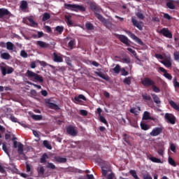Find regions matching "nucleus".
<instances>
[{"label": "nucleus", "mask_w": 179, "mask_h": 179, "mask_svg": "<svg viewBox=\"0 0 179 179\" xmlns=\"http://www.w3.org/2000/svg\"><path fill=\"white\" fill-rule=\"evenodd\" d=\"M64 9L71 12H86V8L79 4L64 3Z\"/></svg>", "instance_id": "f257e3e1"}, {"label": "nucleus", "mask_w": 179, "mask_h": 179, "mask_svg": "<svg viewBox=\"0 0 179 179\" xmlns=\"http://www.w3.org/2000/svg\"><path fill=\"white\" fill-rule=\"evenodd\" d=\"M27 76L31 80H34L36 82H38L39 83H43L44 82V78L41 75L36 73L30 70L27 71Z\"/></svg>", "instance_id": "f03ea898"}, {"label": "nucleus", "mask_w": 179, "mask_h": 179, "mask_svg": "<svg viewBox=\"0 0 179 179\" xmlns=\"http://www.w3.org/2000/svg\"><path fill=\"white\" fill-rule=\"evenodd\" d=\"M16 137H13L12 138V141H13V148L14 149H17V153L18 155H23L24 156V145L22 144L20 142H17L15 141Z\"/></svg>", "instance_id": "7ed1b4c3"}, {"label": "nucleus", "mask_w": 179, "mask_h": 179, "mask_svg": "<svg viewBox=\"0 0 179 179\" xmlns=\"http://www.w3.org/2000/svg\"><path fill=\"white\" fill-rule=\"evenodd\" d=\"M155 80L150 79V78H144L142 80H141V85H143V86H144V87H150V86H152V85H155Z\"/></svg>", "instance_id": "20e7f679"}, {"label": "nucleus", "mask_w": 179, "mask_h": 179, "mask_svg": "<svg viewBox=\"0 0 179 179\" xmlns=\"http://www.w3.org/2000/svg\"><path fill=\"white\" fill-rule=\"evenodd\" d=\"M159 34H162L164 37H166V38H173V34L169 30V28H162L159 31Z\"/></svg>", "instance_id": "39448f33"}, {"label": "nucleus", "mask_w": 179, "mask_h": 179, "mask_svg": "<svg viewBox=\"0 0 179 179\" xmlns=\"http://www.w3.org/2000/svg\"><path fill=\"white\" fill-rule=\"evenodd\" d=\"M115 37H117L118 38V40H120V41H121V43H123V44H125V45H127V47H129V45H130L129 39L128 38V37L125 36V35H121V34H116Z\"/></svg>", "instance_id": "423d86ee"}, {"label": "nucleus", "mask_w": 179, "mask_h": 179, "mask_svg": "<svg viewBox=\"0 0 179 179\" xmlns=\"http://www.w3.org/2000/svg\"><path fill=\"white\" fill-rule=\"evenodd\" d=\"M127 34L130 36L132 40H134V41H136V43H137V44H139L140 45H143V41H142V40L139 38H138V36H136V35H135L134 34H133L132 32L127 31H126Z\"/></svg>", "instance_id": "0eeeda50"}, {"label": "nucleus", "mask_w": 179, "mask_h": 179, "mask_svg": "<svg viewBox=\"0 0 179 179\" xmlns=\"http://www.w3.org/2000/svg\"><path fill=\"white\" fill-rule=\"evenodd\" d=\"M164 119L172 125H174V124H176V116H174V115L171 113H165Z\"/></svg>", "instance_id": "6e6552de"}, {"label": "nucleus", "mask_w": 179, "mask_h": 179, "mask_svg": "<svg viewBox=\"0 0 179 179\" xmlns=\"http://www.w3.org/2000/svg\"><path fill=\"white\" fill-rule=\"evenodd\" d=\"M163 133V127H155L150 133V136H159Z\"/></svg>", "instance_id": "1a4fd4ad"}, {"label": "nucleus", "mask_w": 179, "mask_h": 179, "mask_svg": "<svg viewBox=\"0 0 179 179\" xmlns=\"http://www.w3.org/2000/svg\"><path fill=\"white\" fill-rule=\"evenodd\" d=\"M161 64H163L166 68H171V57L170 56L164 57Z\"/></svg>", "instance_id": "9d476101"}, {"label": "nucleus", "mask_w": 179, "mask_h": 179, "mask_svg": "<svg viewBox=\"0 0 179 179\" xmlns=\"http://www.w3.org/2000/svg\"><path fill=\"white\" fill-rule=\"evenodd\" d=\"M89 5L90 9L94 12V13H99L100 12V10L99 9V7H97V4L94 1H90L87 3Z\"/></svg>", "instance_id": "9b49d317"}, {"label": "nucleus", "mask_w": 179, "mask_h": 179, "mask_svg": "<svg viewBox=\"0 0 179 179\" xmlns=\"http://www.w3.org/2000/svg\"><path fill=\"white\" fill-rule=\"evenodd\" d=\"M52 55L54 62H64V58L62 57V55L60 53L57 54L56 52H53Z\"/></svg>", "instance_id": "f8f14e48"}, {"label": "nucleus", "mask_w": 179, "mask_h": 179, "mask_svg": "<svg viewBox=\"0 0 179 179\" xmlns=\"http://www.w3.org/2000/svg\"><path fill=\"white\" fill-rule=\"evenodd\" d=\"M131 23H133V25L135 26V27H137L138 30H143V26L142 22H138L135 18H131Z\"/></svg>", "instance_id": "ddd939ff"}, {"label": "nucleus", "mask_w": 179, "mask_h": 179, "mask_svg": "<svg viewBox=\"0 0 179 179\" xmlns=\"http://www.w3.org/2000/svg\"><path fill=\"white\" fill-rule=\"evenodd\" d=\"M131 23H133V25L135 26V27H137L138 30H143V26L142 22H138L135 18H131Z\"/></svg>", "instance_id": "4468645a"}, {"label": "nucleus", "mask_w": 179, "mask_h": 179, "mask_svg": "<svg viewBox=\"0 0 179 179\" xmlns=\"http://www.w3.org/2000/svg\"><path fill=\"white\" fill-rule=\"evenodd\" d=\"M131 23H133V25L135 26V27H137L138 30H143V26L142 22H138L135 18H131Z\"/></svg>", "instance_id": "2eb2a0df"}, {"label": "nucleus", "mask_w": 179, "mask_h": 179, "mask_svg": "<svg viewBox=\"0 0 179 179\" xmlns=\"http://www.w3.org/2000/svg\"><path fill=\"white\" fill-rule=\"evenodd\" d=\"M1 69L3 76H6V73H8V75H10V73L13 72V68L12 67H8L6 69L3 66H1Z\"/></svg>", "instance_id": "dca6fc26"}, {"label": "nucleus", "mask_w": 179, "mask_h": 179, "mask_svg": "<svg viewBox=\"0 0 179 179\" xmlns=\"http://www.w3.org/2000/svg\"><path fill=\"white\" fill-rule=\"evenodd\" d=\"M66 132L67 134H69V135H71V136H76L78 135V131H76L75 128L72 126L67 127Z\"/></svg>", "instance_id": "f3484780"}, {"label": "nucleus", "mask_w": 179, "mask_h": 179, "mask_svg": "<svg viewBox=\"0 0 179 179\" xmlns=\"http://www.w3.org/2000/svg\"><path fill=\"white\" fill-rule=\"evenodd\" d=\"M159 70L160 71V72L164 73V76L169 80H171L173 79V76H171V74L167 73V70H166L164 68L159 67Z\"/></svg>", "instance_id": "a211bd4d"}, {"label": "nucleus", "mask_w": 179, "mask_h": 179, "mask_svg": "<svg viewBox=\"0 0 179 179\" xmlns=\"http://www.w3.org/2000/svg\"><path fill=\"white\" fill-rule=\"evenodd\" d=\"M5 16H10V12L5 8H0V19L5 17Z\"/></svg>", "instance_id": "6ab92c4d"}, {"label": "nucleus", "mask_w": 179, "mask_h": 179, "mask_svg": "<svg viewBox=\"0 0 179 179\" xmlns=\"http://www.w3.org/2000/svg\"><path fill=\"white\" fill-rule=\"evenodd\" d=\"M64 19H65V22L68 26H73V21H72V15H65Z\"/></svg>", "instance_id": "aec40b11"}, {"label": "nucleus", "mask_w": 179, "mask_h": 179, "mask_svg": "<svg viewBox=\"0 0 179 179\" xmlns=\"http://www.w3.org/2000/svg\"><path fill=\"white\" fill-rule=\"evenodd\" d=\"M45 103L48 105V107H49V108L55 110H59V106H58V105H57L56 103L50 102V101H47Z\"/></svg>", "instance_id": "412c9836"}, {"label": "nucleus", "mask_w": 179, "mask_h": 179, "mask_svg": "<svg viewBox=\"0 0 179 179\" xmlns=\"http://www.w3.org/2000/svg\"><path fill=\"white\" fill-rule=\"evenodd\" d=\"M36 45H38L41 48H48L50 47V44L43 41H36Z\"/></svg>", "instance_id": "4be33fe9"}, {"label": "nucleus", "mask_w": 179, "mask_h": 179, "mask_svg": "<svg viewBox=\"0 0 179 179\" xmlns=\"http://www.w3.org/2000/svg\"><path fill=\"white\" fill-rule=\"evenodd\" d=\"M38 64H40V65L41 66H43V68H45V66H49L52 69H55V66H52L51 64H49L47 62H45V61H40V60H38Z\"/></svg>", "instance_id": "5701e85b"}, {"label": "nucleus", "mask_w": 179, "mask_h": 179, "mask_svg": "<svg viewBox=\"0 0 179 179\" xmlns=\"http://www.w3.org/2000/svg\"><path fill=\"white\" fill-rule=\"evenodd\" d=\"M55 160L57 163H66V158L60 156L55 157Z\"/></svg>", "instance_id": "b1692460"}, {"label": "nucleus", "mask_w": 179, "mask_h": 179, "mask_svg": "<svg viewBox=\"0 0 179 179\" xmlns=\"http://www.w3.org/2000/svg\"><path fill=\"white\" fill-rule=\"evenodd\" d=\"M29 5L27 4V1L26 0H22L21 1L20 8L22 10H26V9L28 8Z\"/></svg>", "instance_id": "393cba45"}, {"label": "nucleus", "mask_w": 179, "mask_h": 179, "mask_svg": "<svg viewBox=\"0 0 179 179\" xmlns=\"http://www.w3.org/2000/svg\"><path fill=\"white\" fill-rule=\"evenodd\" d=\"M6 45L8 51H13L15 50V45L12 42H7Z\"/></svg>", "instance_id": "a878e982"}, {"label": "nucleus", "mask_w": 179, "mask_h": 179, "mask_svg": "<svg viewBox=\"0 0 179 179\" xmlns=\"http://www.w3.org/2000/svg\"><path fill=\"white\" fill-rule=\"evenodd\" d=\"M74 100L78 103H80V100H84V101H86V96L83 94H79L78 96L74 97Z\"/></svg>", "instance_id": "bb28decb"}, {"label": "nucleus", "mask_w": 179, "mask_h": 179, "mask_svg": "<svg viewBox=\"0 0 179 179\" xmlns=\"http://www.w3.org/2000/svg\"><path fill=\"white\" fill-rule=\"evenodd\" d=\"M47 159H48V155L47 153L43 154L40 159V163L45 164V163H47Z\"/></svg>", "instance_id": "cd10ccee"}, {"label": "nucleus", "mask_w": 179, "mask_h": 179, "mask_svg": "<svg viewBox=\"0 0 179 179\" xmlns=\"http://www.w3.org/2000/svg\"><path fill=\"white\" fill-rule=\"evenodd\" d=\"M151 96L154 100V103H155L156 104H160V103H162V101H160V98H159V96H157L156 94H151Z\"/></svg>", "instance_id": "c85d7f7f"}, {"label": "nucleus", "mask_w": 179, "mask_h": 179, "mask_svg": "<svg viewBox=\"0 0 179 179\" xmlns=\"http://www.w3.org/2000/svg\"><path fill=\"white\" fill-rule=\"evenodd\" d=\"M140 127L143 131H148V129H150V126L146 123L141 122L140 124Z\"/></svg>", "instance_id": "c756f323"}, {"label": "nucleus", "mask_w": 179, "mask_h": 179, "mask_svg": "<svg viewBox=\"0 0 179 179\" xmlns=\"http://www.w3.org/2000/svg\"><path fill=\"white\" fill-rule=\"evenodd\" d=\"M137 109L138 110V111L136 110V108L133 107V108H131L129 110V111H130V113H131V114H134V115H138V113H139V111H141V107H140V106H137Z\"/></svg>", "instance_id": "7c9ffc66"}, {"label": "nucleus", "mask_w": 179, "mask_h": 179, "mask_svg": "<svg viewBox=\"0 0 179 179\" xmlns=\"http://www.w3.org/2000/svg\"><path fill=\"white\" fill-rule=\"evenodd\" d=\"M49 19H51V15L48 13H45L42 17V22H47Z\"/></svg>", "instance_id": "2f4dec72"}, {"label": "nucleus", "mask_w": 179, "mask_h": 179, "mask_svg": "<svg viewBox=\"0 0 179 179\" xmlns=\"http://www.w3.org/2000/svg\"><path fill=\"white\" fill-rule=\"evenodd\" d=\"M94 73L97 75V76H99V78H101V79H104V80L108 79V77L106 76V75L103 74L101 72L94 71Z\"/></svg>", "instance_id": "473e14b6"}, {"label": "nucleus", "mask_w": 179, "mask_h": 179, "mask_svg": "<svg viewBox=\"0 0 179 179\" xmlns=\"http://www.w3.org/2000/svg\"><path fill=\"white\" fill-rule=\"evenodd\" d=\"M1 58H2V59H10V55L8 52H3L1 54Z\"/></svg>", "instance_id": "72a5a7b5"}, {"label": "nucleus", "mask_w": 179, "mask_h": 179, "mask_svg": "<svg viewBox=\"0 0 179 179\" xmlns=\"http://www.w3.org/2000/svg\"><path fill=\"white\" fill-rule=\"evenodd\" d=\"M31 118L35 121H41L43 120V115H31Z\"/></svg>", "instance_id": "f704fd0d"}, {"label": "nucleus", "mask_w": 179, "mask_h": 179, "mask_svg": "<svg viewBox=\"0 0 179 179\" xmlns=\"http://www.w3.org/2000/svg\"><path fill=\"white\" fill-rule=\"evenodd\" d=\"M55 31L57 32V34H62L64 32V27L57 26L55 27Z\"/></svg>", "instance_id": "c9c22d12"}, {"label": "nucleus", "mask_w": 179, "mask_h": 179, "mask_svg": "<svg viewBox=\"0 0 179 179\" xmlns=\"http://www.w3.org/2000/svg\"><path fill=\"white\" fill-rule=\"evenodd\" d=\"M168 162L171 166H173V167H177V164L176 163V161H174L171 157H169Z\"/></svg>", "instance_id": "e433bc0d"}, {"label": "nucleus", "mask_w": 179, "mask_h": 179, "mask_svg": "<svg viewBox=\"0 0 179 179\" xmlns=\"http://www.w3.org/2000/svg\"><path fill=\"white\" fill-rule=\"evenodd\" d=\"M46 169H50V170H55L57 169V166L52 163V162H48L46 165Z\"/></svg>", "instance_id": "4c0bfd02"}, {"label": "nucleus", "mask_w": 179, "mask_h": 179, "mask_svg": "<svg viewBox=\"0 0 179 179\" xmlns=\"http://www.w3.org/2000/svg\"><path fill=\"white\" fill-rule=\"evenodd\" d=\"M152 90L155 92V93H160V88L156 86V83L151 86Z\"/></svg>", "instance_id": "58836bf2"}, {"label": "nucleus", "mask_w": 179, "mask_h": 179, "mask_svg": "<svg viewBox=\"0 0 179 179\" xmlns=\"http://www.w3.org/2000/svg\"><path fill=\"white\" fill-rule=\"evenodd\" d=\"M99 118L100 122H102L103 124H105L106 127H108V122H107V120L106 117H104V116H99Z\"/></svg>", "instance_id": "ea45409f"}, {"label": "nucleus", "mask_w": 179, "mask_h": 179, "mask_svg": "<svg viewBox=\"0 0 179 179\" xmlns=\"http://www.w3.org/2000/svg\"><path fill=\"white\" fill-rule=\"evenodd\" d=\"M150 113L148 111H145L143 115V120H150Z\"/></svg>", "instance_id": "a19ab883"}, {"label": "nucleus", "mask_w": 179, "mask_h": 179, "mask_svg": "<svg viewBox=\"0 0 179 179\" xmlns=\"http://www.w3.org/2000/svg\"><path fill=\"white\" fill-rule=\"evenodd\" d=\"M103 23L104 26H106V27H107L108 29H111V27H113V23L107 20H105Z\"/></svg>", "instance_id": "79ce46f5"}, {"label": "nucleus", "mask_w": 179, "mask_h": 179, "mask_svg": "<svg viewBox=\"0 0 179 179\" xmlns=\"http://www.w3.org/2000/svg\"><path fill=\"white\" fill-rule=\"evenodd\" d=\"M43 146L46 148V149H48L49 150H51L52 149V146L50 145V143H48V141L45 140L43 141Z\"/></svg>", "instance_id": "37998d69"}, {"label": "nucleus", "mask_w": 179, "mask_h": 179, "mask_svg": "<svg viewBox=\"0 0 179 179\" xmlns=\"http://www.w3.org/2000/svg\"><path fill=\"white\" fill-rule=\"evenodd\" d=\"M113 72L118 74L121 72V66L120 64H116L115 67L113 69Z\"/></svg>", "instance_id": "c03bdc74"}, {"label": "nucleus", "mask_w": 179, "mask_h": 179, "mask_svg": "<svg viewBox=\"0 0 179 179\" xmlns=\"http://www.w3.org/2000/svg\"><path fill=\"white\" fill-rule=\"evenodd\" d=\"M173 86H174V87H175L176 90L179 89V83H178V81L177 80V77H175V78H173Z\"/></svg>", "instance_id": "a18cd8bd"}, {"label": "nucleus", "mask_w": 179, "mask_h": 179, "mask_svg": "<svg viewBox=\"0 0 179 179\" xmlns=\"http://www.w3.org/2000/svg\"><path fill=\"white\" fill-rule=\"evenodd\" d=\"M173 86H174V87H175L176 90L179 89V83H178V81L177 80V77H175V78H173Z\"/></svg>", "instance_id": "49530a36"}, {"label": "nucleus", "mask_w": 179, "mask_h": 179, "mask_svg": "<svg viewBox=\"0 0 179 179\" xmlns=\"http://www.w3.org/2000/svg\"><path fill=\"white\" fill-rule=\"evenodd\" d=\"M150 160H151V162H152L153 163H162V160L160 159L155 157H151L150 158Z\"/></svg>", "instance_id": "de8ad7c7"}, {"label": "nucleus", "mask_w": 179, "mask_h": 179, "mask_svg": "<svg viewBox=\"0 0 179 179\" xmlns=\"http://www.w3.org/2000/svg\"><path fill=\"white\" fill-rule=\"evenodd\" d=\"M85 27L87 30H94V27L93 26V24H92L90 22L86 23Z\"/></svg>", "instance_id": "09e8293b"}, {"label": "nucleus", "mask_w": 179, "mask_h": 179, "mask_svg": "<svg viewBox=\"0 0 179 179\" xmlns=\"http://www.w3.org/2000/svg\"><path fill=\"white\" fill-rule=\"evenodd\" d=\"M95 15H96L97 19H99V20L102 22V23L106 22V19L104 18V17H103V15L99 14V13H95Z\"/></svg>", "instance_id": "8fccbe9b"}, {"label": "nucleus", "mask_w": 179, "mask_h": 179, "mask_svg": "<svg viewBox=\"0 0 179 179\" xmlns=\"http://www.w3.org/2000/svg\"><path fill=\"white\" fill-rule=\"evenodd\" d=\"M28 21L29 22V23H31V26H37L38 24H37V22H34L33 17H29L28 18Z\"/></svg>", "instance_id": "3c124183"}, {"label": "nucleus", "mask_w": 179, "mask_h": 179, "mask_svg": "<svg viewBox=\"0 0 179 179\" xmlns=\"http://www.w3.org/2000/svg\"><path fill=\"white\" fill-rule=\"evenodd\" d=\"M131 77H127L124 79L123 80V83H124V85H131Z\"/></svg>", "instance_id": "603ef678"}, {"label": "nucleus", "mask_w": 179, "mask_h": 179, "mask_svg": "<svg viewBox=\"0 0 179 179\" xmlns=\"http://www.w3.org/2000/svg\"><path fill=\"white\" fill-rule=\"evenodd\" d=\"M131 176H132V177H134V178L135 179H139V177L138 176V175L136 174V171H135V170H131L129 171Z\"/></svg>", "instance_id": "864d4df0"}, {"label": "nucleus", "mask_w": 179, "mask_h": 179, "mask_svg": "<svg viewBox=\"0 0 179 179\" xmlns=\"http://www.w3.org/2000/svg\"><path fill=\"white\" fill-rule=\"evenodd\" d=\"M136 16H137V17H138V19H141V20H143L145 19V15H143V13L141 12H137L136 13Z\"/></svg>", "instance_id": "5fc2aeb1"}, {"label": "nucleus", "mask_w": 179, "mask_h": 179, "mask_svg": "<svg viewBox=\"0 0 179 179\" xmlns=\"http://www.w3.org/2000/svg\"><path fill=\"white\" fill-rule=\"evenodd\" d=\"M166 6L169 9H175L176 8V6H174V3H173L172 2H170V1L166 3Z\"/></svg>", "instance_id": "6e6d98bb"}, {"label": "nucleus", "mask_w": 179, "mask_h": 179, "mask_svg": "<svg viewBox=\"0 0 179 179\" xmlns=\"http://www.w3.org/2000/svg\"><path fill=\"white\" fill-rule=\"evenodd\" d=\"M2 149L3 152L9 156V150H8V147H6V144H5V143H3Z\"/></svg>", "instance_id": "4d7b16f0"}, {"label": "nucleus", "mask_w": 179, "mask_h": 179, "mask_svg": "<svg viewBox=\"0 0 179 179\" xmlns=\"http://www.w3.org/2000/svg\"><path fill=\"white\" fill-rule=\"evenodd\" d=\"M73 45H75V40L70 41L68 43V46L71 48V50H73Z\"/></svg>", "instance_id": "13d9d810"}, {"label": "nucleus", "mask_w": 179, "mask_h": 179, "mask_svg": "<svg viewBox=\"0 0 179 179\" xmlns=\"http://www.w3.org/2000/svg\"><path fill=\"white\" fill-rule=\"evenodd\" d=\"M20 57H22V58H27V57H29V55H27V52H26V51L21 50Z\"/></svg>", "instance_id": "bf43d9fd"}, {"label": "nucleus", "mask_w": 179, "mask_h": 179, "mask_svg": "<svg viewBox=\"0 0 179 179\" xmlns=\"http://www.w3.org/2000/svg\"><path fill=\"white\" fill-rule=\"evenodd\" d=\"M122 76H128V71H125V69L122 68L120 69Z\"/></svg>", "instance_id": "052dcab7"}, {"label": "nucleus", "mask_w": 179, "mask_h": 179, "mask_svg": "<svg viewBox=\"0 0 179 179\" xmlns=\"http://www.w3.org/2000/svg\"><path fill=\"white\" fill-rule=\"evenodd\" d=\"M45 169L44 166H41L40 169H38V174H41V176L44 175Z\"/></svg>", "instance_id": "680f3d73"}, {"label": "nucleus", "mask_w": 179, "mask_h": 179, "mask_svg": "<svg viewBox=\"0 0 179 179\" xmlns=\"http://www.w3.org/2000/svg\"><path fill=\"white\" fill-rule=\"evenodd\" d=\"M45 30H46L47 33H52V30L51 29V27L48 26V25H45L44 27Z\"/></svg>", "instance_id": "e2e57ef3"}, {"label": "nucleus", "mask_w": 179, "mask_h": 179, "mask_svg": "<svg viewBox=\"0 0 179 179\" xmlns=\"http://www.w3.org/2000/svg\"><path fill=\"white\" fill-rule=\"evenodd\" d=\"M123 136H124L123 139L124 142H126V143H129V137H128V135L127 134H124Z\"/></svg>", "instance_id": "0e129e2a"}, {"label": "nucleus", "mask_w": 179, "mask_h": 179, "mask_svg": "<svg viewBox=\"0 0 179 179\" xmlns=\"http://www.w3.org/2000/svg\"><path fill=\"white\" fill-rule=\"evenodd\" d=\"M108 170H104V166L101 167V173L102 176H103V177H106V176H107V173H108Z\"/></svg>", "instance_id": "69168bd1"}, {"label": "nucleus", "mask_w": 179, "mask_h": 179, "mask_svg": "<svg viewBox=\"0 0 179 179\" xmlns=\"http://www.w3.org/2000/svg\"><path fill=\"white\" fill-rule=\"evenodd\" d=\"M80 115L86 116L87 115V110L82 109L80 110Z\"/></svg>", "instance_id": "338daca9"}, {"label": "nucleus", "mask_w": 179, "mask_h": 179, "mask_svg": "<svg viewBox=\"0 0 179 179\" xmlns=\"http://www.w3.org/2000/svg\"><path fill=\"white\" fill-rule=\"evenodd\" d=\"M173 55H174L175 60L178 61L179 60V52H175Z\"/></svg>", "instance_id": "774afa93"}]
</instances>
